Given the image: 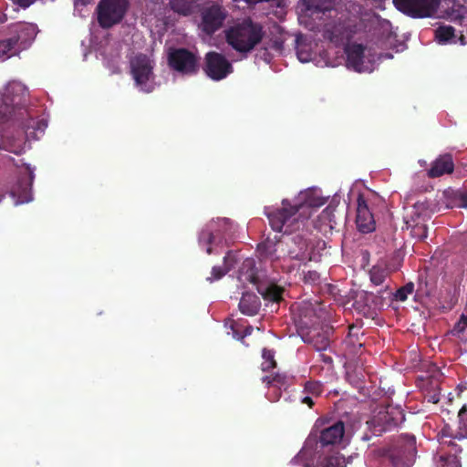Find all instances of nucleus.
<instances>
[{
  "label": "nucleus",
  "mask_w": 467,
  "mask_h": 467,
  "mask_svg": "<svg viewBox=\"0 0 467 467\" xmlns=\"http://www.w3.org/2000/svg\"><path fill=\"white\" fill-rule=\"evenodd\" d=\"M334 19L324 26V37L336 46H345L359 32L367 28L366 21L378 19L379 16L367 11L357 2L348 7V14H333Z\"/></svg>",
  "instance_id": "f257e3e1"
},
{
  "label": "nucleus",
  "mask_w": 467,
  "mask_h": 467,
  "mask_svg": "<svg viewBox=\"0 0 467 467\" xmlns=\"http://www.w3.org/2000/svg\"><path fill=\"white\" fill-rule=\"evenodd\" d=\"M416 452L415 436L400 434L389 444L372 449L368 453V461L372 467H410Z\"/></svg>",
  "instance_id": "f03ea898"
},
{
  "label": "nucleus",
  "mask_w": 467,
  "mask_h": 467,
  "mask_svg": "<svg viewBox=\"0 0 467 467\" xmlns=\"http://www.w3.org/2000/svg\"><path fill=\"white\" fill-rule=\"evenodd\" d=\"M263 36V26L245 18L226 31V41L234 50L246 53L261 42Z\"/></svg>",
  "instance_id": "7ed1b4c3"
},
{
  "label": "nucleus",
  "mask_w": 467,
  "mask_h": 467,
  "mask_svg": "<svg viewBox=\"0 0 467 467\" xmlns=\"http://www.w3.org/2000/svg\"><path fill=\"white\" fill-rule=\"evenodd\" d=\"M36 36V27L31 23L18 22L8 26L5 38L0 40V57H10L26 49Z\"/></svg>",
  "instance_id": "20e7f679"
},
{
  "label": "nucleus",
  "mask_w": 467,
  "mask_h": 467,
  "mask_svg": "<svg viewBox=\"0 0 467 467\" xmlns=\"http://www.w3.org/2000/svg\"><path fill=\"white\" fill-rule=\"evenodd\" d=\"M27 90L19 82H10L0 99V123L22 119L26 103Z\"/></svg>",
  "instance_id": "39448f33"
},
{
  "label": "nucleus",
  "mask_w": 467,
  "mask_h": 467,
  "mask_svg": "<svg viewBox=\"0 0 467 467\" xmlns=\"http://www.w3.org/2000/svg\"><path fill=\"white\" fill-rule=\"evenodd\" d=\"M405 420L403 410L399 406L387 405L380 407L368 421L375 435L389 431L398 427Z\"/></svg>",
  "instance_id": "423d86ee"
},
{
  "label": "nucleus",
  "mask_w": 467,
  "mask_h": 467,
  "mask_svg": "<svg viewBox=\"0 0 467 467\" xmlns=\"http://www.w3.org/2000/svg\"><path fill=\"white\" fill-rule=\"evenodd\" d=\"M129 6V0H99L96 8L99 26L109 29L119 24L125 17Z\"/></svg>",
  "instance_id": "0eeeda50"
},
{
  "label": "nucleus",
  "mask_w": 467,
  "mask_h": 467,
  "mask_svg": "<svg viewBox=\"0 0 467 467\" xmlns=\"http://www.w3.org/2000/svg\"><path fill=\"white\" fill-rule=\"evenodd\" d=\"M130 74L140 91L152 92L155 88L153 61L145 54H139L130 59Z\"/></svg>",
  "instance_id": "6e6552de"
},
{
  "label": "nucleus",
  "mask_w": 467,
  "mask_h": 467,
  "mask_svg": "<svg viewBox=\"0 0 467 467\" xmlns=\"http://www.w3.org/2000/svg\"><path fill=\"white\" fill-rule=\"evenodd\" d=\"M201 21L199 28L207 36H212L223 25L227 16L226 10L219 4H210L202 6L199 10Z\"/></svg>",
  "instance_id": "1a4fd4ad"
},
{
  "label": "nucleus",
  "mask_w": 467,
  "mask_h": 467,
  "mask_svg": "<svg viewBox=\"0 0 467 467\" xmlns=\"http://www.w3.org/2000/svg\"><path fill=\"white\" fill-rule=\"evenodd\" d=\"M395 7L411 17L432 16L438 10L441 0H393Z\"/></svg>",
  "instance_id": "9d476101"
},
{
  "label": "nucleus",
  "mask_w": 467,
  "mask_h": 467,
  "mask_svg": "<svg viewBox=\"0 0 467 467\" xmlns=\"http://www.w3.org/2000/svg\"><path fill=\"white\" fill-rule=\"evenodd\" d=\"M26 174L21 176L15 187L5 194L0 195V202L9 197L15 204H26L33 201L32 184L34 171L29 165L26 166Z\"/></svg>",
  "instance_id": "9b49d317"
},
{
  "label": "nucleus",
  "mask_w": 467,
  "mask_h": 467,
  "mask_svg": "<svg viewBox=\"0 0 467 467\" xmlns=\"http://www.w3.org/2000/svg\"><path fill=\"white\" fill-rule=\"evenodd\" d=\"M300 207L301 206H282L275 211H269L266 207L265 213L274 231L283 232L284 227H286L285 230V233H286L291 231L294 224L297 222V213Z\"/></svg>",
  "instance_id": "f8f14e48"
},
{
  "label": "nucleus",
  "mask_w": 467,
  "mask_h": 467,
  "mask_svg": "<svg viewBox=\"0 0 467 467\" xmlns=\"http://www.w3.org/2000/svg\"><path fill=\"white\" fill-rule=\"evenodd\" d=\"M204 73L213 80L219 81L225 78L233 72V66L226 57L215 51H210L205 55Z\"/></svg>",
  "instance_id": "ddd939ff"
},
{
  "label": "nucleus",
  "mask_w": 467,
  "mask_h": 467,
  "mask_svg": "<svg viewBox=\"0 0 467 467\" xmlns=\"http://www.w3.org/2000/svg\"><path fill=\"white\" fill-rule=\"evenodd\" d=\"M231 228L232 222L227 218L218 219L216 222H209L199 234V244L205 247L206 253L211 254L213 252L211 245L215 242L219 234H221V231L226 233L231 230Z\"/></svg>",
  "instance_id": "4468645a"
},
{
  "label": "nucleus",
  "mask_w": 467,
  "mask_h": 467,
  "mask_svg": "<svg viewBox=\"0 0 467 467\" xmlns=\"http://www.w3.org/2000/svg\"><path fill=\"white\" fill-rule=\"evenodd\" d=\"M169 66L176 71L194 74L198 70L196 56L186 48L173 49L168 56Z\"/></svg>",
  "instance_id": "2eb2a0df"
},
{
  "label": "nucleus",
  "mask_w": 467,
  "mask_h": 467,
  "mask_svg": "<svg viewBox=\"0 0 467 467\" xmlns=\"http://www.w3.org/2000/svg\"><path fill=\"white\" fill-rule=\"evenodd\" d=\"M248 280L256 286L257 292L265 301L279 304L284 300L285 289L282 286L271 282H262L254 274H251Z\"/></svg>",
  "instance_id": "dca6fc26"
},
{
  "label": "nucleus",
  "mask_w": 467,
  "mask_h": 467,
  "mask_svg": "<svg viewBox=\"0 0 467 467\" xmlns=\"http://www.w3.org/2000/svg\"><path fill=\"white\" fill-rule=\"evenodd\" d=\"M301 5L302 16L323 19L324 16H333L337 13L329 0H301Z\"/></svg>",
  "instance_id": "f3484780"
},
{
  "label": "nucleus",
  "mask_w": 467,
  "mask_h": 467,
  "mask_svg": "<svg viewBox=\"0 0 467 467\" xmlns=\"http://www.w3.org/2000/svg\"><path fill=\"white\" fill-rule=\"evenodd\" d=\"M332 328H312L306 334L302 335V339L305 343L312 345L317 351H324L327 349L330 345V335Z\"/></svg>",
  "instance_id": "a211bd4d"
},
{
  "label": "nucleus",
  "mask_w": 467,
  "mask_h": 467,
  "mask_svg": "<svg viewBox=\"0 0 467 467\" xmlns=\"http://www.w3.org/2000/svg\"><path fill=\"white\" fill-rule=\"evenodd\" d=\"M348 200H344L346 204H379L382 202V198L374 191L354 186L348 192Z\"/></svg>",
  "instance_id": "6ab92c4d"
},
{
  "label": "nucleus",
  "mask_w": 467,
  "mask_h": 467,
  "mask_svg": "<svg viewBox=\"0 0 467 467\" xmlns=\"http://www.w3.org/2000/svg\"><path fill=\"white\" fill-rule=\"evenodd\" d=\"M345 434V425L338 420L320 431L318 442L322 447L339 443Z\"/></svg>",
  "instance_id": "aec40b11"
},
{
  "label": "nucleus",
  "mask_w": 467,
  "mask_h": 467,
  "mask_svg": "<svg viewBox=\"0 0 467 467\" xmlns=\"http://www.w3.org/2000/svg\"><path fill=\"white\" fill-rule=\"evenodd\" d=\"M454 171V162L451 154L446 153L435 159L427 174L429 178H438L445 174H451Z\"/></svg>",
  "instance_id": "412c9836"
},
{
  "label": "nucleus",
  "mask_w": 467,
  "mask_h": 467,
  "mask_svg": "<svg viewBox=\"0 0 467 467\" xmlns=\"http://www.w3.org/2000/svg\"><path fill=\"white\" fill-rule=\"evenodd\" d=\"M26 134L22 130H17L11 136H3L0 141V149L12 152L16 155H21L25 151Z\"/></svg>",
  "instance_id": "4be33fe9"
},
{
  "label": "nucleus",
  "mask_w": 467,
  "mask_h": 467,
  "mask_svg": "<svg viewBox=\"0 0 467 467\" xmlns=\"http://www.w3.org/2000/svg\"><path fill=\"white\" fill-rule=\"evenodd\" d=\"M356 225L362 234L375 231L376 221L369 206H357Z\"/></svg>",
  "instance_id": "5701e85b"
},
{
  "label": "nucleus",
  "mask_w": 467,
  "mask_h": 467,
  "mask_svg": "<svg viewBox=\"0 0 467 467\" xmlns=\"http://www.w3.org/2000/svg\"><path fill=\"white\" fill-rule=\"evenodd\" d=\"M345 53L347 55V64L358 72L363 69L365 47L361 44L345 45Z\"/></svg>",
  "instance_id": "b1692460"
},
{
  "label": "nucleus",
  "mask_w": 467,
  "mask_h": 467,
  "mask_svg": "<svg viewBox=\"0 0 467 467\" xmlns=\"http://www.w3.org/2000/svg\"><path fill=\"white\" fill-rule=\"evenodd\" d=\"M329 197L325 196L320 188L313 186L298 193L296 204H326Z\"/></svg>",
  "instance_id": "393cba45"
},
{
  "label": "nucleus",
  "mask_w": 467,
  "mask_h": 467,
  "mask_svg": "<svg viewBox=\"0 0 467 467\" xmlns=\"http://www.w3.org/2000/svg\"><path fill=\"white\" fill-rule=\"evenodd\" d=\"M324 392V386L321 382L316 380H307L304 384L301 396L299 398L302 404L313 408L315 405L314 399L318 398Z\"/></svg>",
  "instance_id": "a878e982"
},
{
  "label": "nucleus",
  "mask_w": 467,
  "mask_h": 467,
  "mask_svg": "<svg viewBox=\"0 0 467 467\" xmlns=\"http://www.w3.org/2000/svg\"><path fill=\"white\" fill-rule=\"evenodd\" d=\"M261 306L259 297L252 293H244L239 302L240 311L246 316H254Z\"/></svg>",
  "instance_id": "bb28decb"
},
{
  "label": "nucleus",
  "mask_w": 467,
  "mask_h": 467,
  "mask_svg": "<svg viewBox=\"0 0 467 467\" xmlns=\"http://www.w3.org/2000/svg\"><path fill=\"white\" fill-rule=\"evenodd\" d=\"M462 451L461 447H452L449 452H442L435 458L437 467H461L457 453Z\"/></svg>",
  "instance_id": "cd10ccee"
},
{
  "label": "nucleus",
  "mask_w": 467,
  "mask_h": 467,
  "mask_svg": "<svg viewBox=\"0 0 467 467\" xmlns=\"http://www.w3.org/2000/svg\"><path fill=\"white\" fill-rule=\"evenodd\" d=\"M352 457L348 460L337 451H331L329 454L319 460L317 467H346Z\"/></svg>",
  "instance_id": "c85d7f7f"
},
{
  "label": "nucleus",
  "mask_w": 467,
  "mask_h": 467,
  "mask_svg": "<svg viewBox=\"0 0 467 467\" xmlns=\"http://www.w3.org/2000/svg\"><path fill=\"white\" fill-rule=\"evenodd\" d=\"M397 269V267H390L389 265L378 264L369 271L370 280L376 285H382L389 274Z\"/></svg>",
  "instance_id": "c756f323"
},
{
  "label": "nucleus",
  "mask_w": 467,
  "mask_h": 467,
  "mask_svg": "<svg viewBox=\"0 0 467 467\" xmlns=\"http://www.w3.org/2000/svg\"><path fill=\"white\" fill-rule=\"evenodd\" d=\"M359 336H363L359 327L356 326L348 327V333L344 342L352 353H358V349L361 348L364 345Z\"/></svg>",
  "instance_id": "7c9ffc66"
},
{
  "label": "nucleus",
  "mask_w": 467,
  "mask_h": 467,
  "mask_svg": "<svg viewBox=\"0 0 467 467\" xmlns=\"http://www.w3.org/2000/svg\"><path fill=\"white\" fill-rule=\"evenodd\" d=\"M263 382L268 386L275 387L279 389L286 390L294 383V377L285 373H276L274 377H264Z\"/></svg>",
  "instance_id": "2f4dec72"
},
{
  "label": "nucleus",
  "mask_w": 467,
  "mask_h": 467,
  "mask_svg": "<svg viewBox=\"0 0 467 467\" xmlns=\"http://www.w3.org/2000/svg\"><path fill=\"white\" fill-rule=\"evenodd\" d=\"M442 196L446 202L467 204V186L459 189L449 187L442 192Z\"/></svg>",
  "instance_id": "473e14b6"
},
{
  "label": "nucleus",
  "mask_w": 467,
  "mask_h": 467,
  "mask_svg": "<svg viewBox=\"0 0 467 467\" xmlns=\"http://www.w3.org/2000/svg\"><path fill=\"white\" fill-rule=\"evenodd\" d=\"M197 0H170L171 8L182 16L192 14Z\"/></svg>",
  "instance_id": "72a5a7b5"
},
{
  "label": "nucleus",
  "mask_w": 467,
  "mask_h": 467,
  "mask_svg": "<svg viewBox=\"0 0 467 467\" xmlns=\"http://www.w3.org/2000/svg\"><path fill=\"white\" fill-rule=\"evenodd\" d=\"M224 266H213L212 269V275L207 277V280L209 282H213L215 280L221 279L223 276H224L231 269L232 267V257L230 255V253H228L227 255L223 257Z\"/></svg>",
  "instance_id": "f704fd0d"
},
{
  "label": "nucleus",
  "mask_w": 467,
  "mask_h": 467,
  "mask_svg": "<svg viewBox=\"0 0 467 467\" xmlns=\"http://www.w3.org/2000/svg\"><path fill=\"white\" fill-rule=\"evenodd\" d=\"M459 426L455 432L458 441L467 439V406L463 405L458 412Z\"/></svg>",
  "instance_id": "c9c22d12"
},
{
  "label": "nucleus",
  "mask_w": 467,
  "mask_h": 467,
  "mask_svg": "<svg viewBox=\"0 0 467 467\" xmlns=\"http://www.w3.org/2000/svg\"><path fill=\"white\" fill-rule=\"evenodd\" d=\"M438 436L439 441L441 445H442L443 447H459L453 441L457 440V438H455V433L452 432V430L450 427L445 426L444 428H442Z\"/></svg>",
  "instance_id": "e433bc0d"
},
{
  "label": "nucleus",
  "mask_w": 467,
  "mask_h": 467,
  "mask_svg": "<svg viewBox=\"0 0 467 467\" xmlns=\"http://www.w3.org/2000/svg\"><path fill=\"white\" fill-rule=\"evenodd\" d=\"M424 207L425 206H414V205L403 206V209L405 211L404 219L406 220V223H412L415 224H419L420 213Z\"/></svg>",
  "instance_id": "4c0bfd02"
},
{
  "label": "nucleus",
  "mask_w": 467,
  "mask_h": 467,
  "mask_svg": "<svg viewBox=\"0 0 467 467\" xmlns=\"http://www.w3.org/2000/svg\"><path fill=\"white\" fill-rule=\"evenodd\" d=\"M455 30L451 26H441L435 30V38L439 43H447L454 37Z\"/></svg>",
  "instance_id": "58836bf2"
},
{
  "label": "nucleus",
  "mask_w": 467,
  "mask_h": 467,
  "mask_svg": "<svg viewBox=\"0 0 467 467\" xmlns=\"http://www.w3.org/2000/svg\"><path fill=\"white\" fill-rule=\"evenodd\" d=\"M413 291L414 284L412 282H409L396 291L394 298L397 301L404 302L408 299V296L413 293Z\"/></svg>",
  "instance_id": "ea45409f"
},
{
  "label": "nucleus",
  "mask_w": 467,
  "mask_h": 467,
  "mask_svg": "<svg viewBox=\"0 0 467 467\" xmlns=\"http://www.w3.org/2000/svg\"><path fill=\"white\" fill-rule=\"evenodd\" d=\"M263 358L265 359V361L262 364L263 370H268L274 368L276 366L274 352L272 350L265 348L263 350Z\"/></svg>",
  "instance_id": "a19ab883"
},
{
  "label": "nucleus",
  "mask_w": 467,
  "mask_h": 467,
  "mask_svg": "<svg viewBox=\"0 0 467 467\" xmlns=\"http://www.w3.org/2000/svg\"><path fill=\"white\" fill-rule=\"evenodd\" d=\"M466 330H467V327H465L464 322H462V319L460 318V320L454 325V327L451 330V334L453 336L458 337L461 339H463L467 336Z\"/></svg>",
  "instance_id": "79ce46f5"
},
{
  "label": "nucleus",
  "mask_w": 467,
  "mask_h": 467,
  "mask_svg": "<svg viewBox=\"0 0 467 467\" xmlns=\"http://www.w3.org/2000/svg\"><path fill=\"white\" fill-rule=\"evenodd\" d=\"M320 278L319 273L315 270H309L304 273L303 280L305 283L316 284Z\"/></svg>",
  "instance_id": "37998d69"
},
{
  "label": "nucleus",
  "mask_w": 467,
  "mask_h": 467,
  "mask_svg": "<svg viewBox=\"0 0 467 467\" xmlns=\"http://www.w3.org/2000/svg\"><path fill=\"white\" fill-rule=\"evenodd\" d=\"M233 331H234V337H237L238 338H244V337H247L249 335L252 334L253 332V327L252 326H246L244 330V333L243 335L239 336L237 330L235 329V324H233L231 326Z\"/></svg>",
  "instance_id": "c03bdc74"
},
{
  "label": "nucleus",
  "mask_w": 467,
  "mask_h": 467,
  "mask_svg": "<svg viewBox=\"0 0 467 467\" xmlns=\"http://www.w3.org/2000/svg\"><path fill=\"white\" fill-rule=\"evenodd\" d=\"M418 291H420L425 294H430V292L427 290V281L426 277H423L422 275L419 276V287Z\"/></svg>",
  "instance_id": "a18cd8bd"
},
{
  "label": "nucleus",
  "mask_w": 467,
  "mask_h": 467,
  "mask_svg": "<svg viewBox=\"0 0 467 467\" xmlns=\"http://www.w3.org/2000/svg\"><path fill=\"white\" fill-rule=\"evenodd\" d=\"M320 352H321L319 354L320 360L327 365H331L333 363V358L329 355H327V354L323 353L322 351H320Z\"/></svg>",
  "instance_id": "49530a36"
},
{
  "label": "nucleus",
  "mask_w": 467,
  "mask_h": 467,
  "mask_svg": "<svg viewBox=\"0 0 467 467\" xmlns=\"http://www.w3.org/2000/svg\"><path fill=\"white\" fill-rule=\"evenodd\" d=\"M341 192H336L333 197H332V200L330 202L329 204H339L340 202V200H341Z\"/></svg>",
  "instance_id": "de8ad7c7"
},
{
  "label": "nucleus",
  "mask_w": 467,
  "mask_h": 467,
  "mask_svg": "<svg viewBox=\"0 0 467 467\" xmlns=\"http://www.w3.org/2000/svg\"><path fill=\"white\" fill-rule=\"evenodd\" d=\"M94 0H74L76 5H88Z\"/></svg>",
  "instance_id": "09e8293b"
},
{
  "label": "nucleus",
  "mask_w": 467,
  "mask_h": 467,
  "mask_svg": "<svg viewBox=\"0 0 467 467\" xmlns=\"http://www.w3.org/2000/svg\"><path fill=\"white\" fill-rule=\"evenodd\" d=\"M451 206L446 205V206H434V209H431V212H441V208H444V210L451 208Z\"/></svg>",
  "instance_id": "8fccbe9b"
},
{
  "label": "nucleus",
  "mask_w": 467,
  "mask_h": 467,
  "mask_svg": "<svg viewBox=\"0 0 467 467\" xmlns=\"http://www.w3.org/2000/svg\"><path fill=\"white\" fill-rule=\"evenodd\" d=\"M7 20V16L5 14H0V23H5Z\"/></svg>",
  "instance_id": "3c124183"
},
{
  "label": "nucleus",
  "mask_w": 467,
  "mask_h": 467,
  "mask_svg": "<svg viewBox=\"0 0 467 467\" xmlns=\"http://www.w3.org/2000/svg\"><path fill=\"white\" fill-rule=\"evenodd\" d=\"M461 319H462V322H464L465 327H467V316L462 315L461 317Z\"/></svg>",
  "instance_id": "603ef678"
},
{
  "label": "nucleus",
  "mask_w": 467,
  "mask_h": 467,
  "mask_svg": "<svg viewBox=\"0 0 467 467\" xmlns=\"http://www.w3.org/2000/svg\"><path fill=\"white\" fill-rule=\"evenodd\" d=\"M281 204L282 205L290 204V202H289V201L287 199H283L282 202H281Z\"/></svg>",
  "instance_id": "864d4df0"
},
{
  "label": "nucleus",
  "mask_w": 467,
  "mask_h": 467,
  "mask_svg": "<svg viewBox=\"0 0 467 467\" xmlns=\"http://www.w3.org/2000/svg\"><path fill=\"white\" fill-rule=\"evenodd\" d=\"M432 400H433L434 403L438 402V400H435V398H432Z\"/></svg>",
  "instance_id": "5fc2aeb1"
},
{
  "label": "nucleus",
  "mask_w": 467,
  "mask_h": 467,
  "mask_svg": "<svg viewBox=\"0 0 467 467\" xmlns=\"http://www.w3.org/2000/svg\"><path fill=\"white\" fill-rule=\"evenodd\" d=\"M432 400H433L434 403L438 402V400H435V398H432Z\"/></svg>",
  "instance_id": "6e6d98bb"
},
{
  "label": "nucleus",
  "mask_w": 467,
  "mask_h": 467,
  "mask_svg": "<svg viewBox=\"0 0 467 467\" xmlns=\"http://www.w3.org/2000/svg\"><path fill=\"white\" fill-rule=\"evenodd\" d=\"M299 60H303L301 54H298Z\"/></svg>",
  "instance_id": "4d7b16f0"
},
{
  "label": "nucleus",
  "mask_w": 467,
  "mask_h": 467,
  "mask_svg": "<svg viewBox=\"0 0 467 467\" xmlns=\"http://www.w3.org/2000/svg\"><path fill=\"white\" fill-rule=\"evenodd\" d=\"M330 207H331V206H327V208H326V210H325V211H326V212H327V211H328Z\"/></svg>",
  "instance_id": "13d9d810"
}]
</instances>
